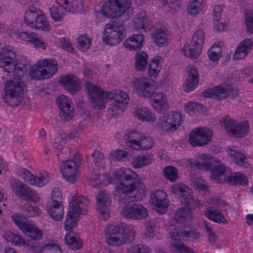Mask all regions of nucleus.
<instances>
[{"label": "nucleus", "instance_id": "60", "mask_svg": "<svg viewBox=\"0 0 253 253\" xmlns=\"http://www.w3.org/2000/svg\"><path fill=\"white\" fill-rule=\"evenodd\" d=\"M171 244L180 253H194L193 251L185 246L181 242L171 241Z\"/></svg>", "mask_w": 253, "mask_h": 253}, {"label": "nucleus", "instance_id": "54", "mask_svg": "<svg viewBox=\"0 0 253 253\" xmlns=\"http://www.w3.org/2000/svg\"><path fill=\"white\" fill-rule=\"evenodd\" d=\"M49 10L51 18L56 22L62 20L63 15L67 12V11H64L60 7L57 8L56 6H52Z\"/></svg>", "mask_w": 253, "mask_h": 253}, {"label": "nucleus", "instance_id": "49", "mask_svg": "<svg viewBox=\"0 0 253 253\" xmlns=\"http://www.w3.org/2000/svg\"><path fill=\"white\" fill-rule=\"evenodd\" d=\"M93 158V163L95 167L99 169L104 167L105 163V160L102 153L99 150H94L91 155Z\"/></svg>", "mask_w": 253, "mask_h": 253}, {"label": "nucleus", "instance_id": "55", "mask_svg": "<svg viewBox=\"0 0 253 253\" xmlns=\"http://www.w3.org/2000/svg\"><path fill=\"white\" fill-rule=\"evenodd\" d=\"M113 234H106V237L108 244L116 246H121V243L119 241V240H121V232L117 234L113 233Z\"/></svg>", "mask_w": 253, "mask_h": 253}, {"label": "nucleus", "instance_id": "32", "mask_svg": "<svg viewBox=\"0 0 253 253\" xmlns=\"http://www.w3.org/2000/svg\"><path fill=\"white\" fill-rule=\"evenodd\" d=\"M252 44V42L250 39H247L243 40L237 48L233 55L234 58L235 60H241L244 58L251 51Z\"/></svg>", "mask_w": 253, "mask_h": 253}, {"label": "nucleus", "instance_id": "33", "mask_svg": "<svg viewBox=\"0 0 253 253\" xmlns=\"http://www.w3.org/2000/svg\"><path fill=\"white\" fill-rule=\"evenodd\" d=\"M134 29L140 31H146L151 29L152 25L149 23L145 11H141L134 21Z\"/></svg>", "mask_w": 253, "mask_h": 253}, {"label": "nucleus", "instance_id": "25", "mask_svg": "<svg viewBox=\"0 0 253 253\" xmlns=\"http://www.w3.org/2000/svg\"><path fill=\"white\" fill-rule=\"evenodd\" d=\"M170 236L171 241L181 242L186 238L198 239L200 234L196 229H191L189 231L184 230L180 227H176L170 231Z\"/></svg>", "mask_w": 253, "mask_h": 253}, {"label": "nucleus", "instance_id": "38", "mask_svg": "<svg viewBox=\"0 0 253 253\" xmlns=\"http://www.w3.org/2000/svg\"><path fill=\"white\" fill-rule=\"evenodd\" d=\"M64 240L69 248L74 251L80 249L83 245V242L74 232L66 234Z\"/></svg>", "mask_w": 253, "mask_h": 253}, {"label": "nucleus", "instance_id": "7", "mask_svg": "<svg viewBox=\"0 0 253 253\" xmlns=\"http://www.w3.org/2000/svg\"><path fill=\"white\" fill-rule=\"evenodd\" d=\"M24 22L27 26L34 29L49 31L50 25L43 12L39 8L31 6L25 11Z\"/></svg>", "mask_w": 253, "mask_h": 253}, {"label": "nucleus", "instance_id": "52", "mask_svg": "<svg viewBox=\"0 0 253 253\" xmlns=\"http://www.w3.org/2000/svg\"><path fill=\"white\" fill-rule=\"evenodd\" d=\"M11 218L12 220L22 231L26 228V225L29 223L26 218L19 213L14 214L12 215Z\"/></svg>", "mask_w": 253, "mask_h": 253}, {"label": "nucleus", "instance_id": "31", "mask_svg": "<svg viewBox=\"0 0 253 253\" xmlns=\"http://www.w3.org/2000/svg\"><path fill=\"white\" fill-rule=\"evenodd\" d=\"M229 156L231 157L234 162L243 168H247L249 163L245 155L241 151L234 146L229 147L227 150Z\"/></svg>", "mask_w": 253, "mask_h": 253}, {"label": "nucleus", "instance_id": "18", "mask_svg": "<svg viewBox=\"0 0 253 253\" xmlns=\"http://www.w3.org/2000/svg\"><path fill=\"white\" fill-rule=\"evenodd\" d=\"M212 133L207 128H196L189 134V141L193 146H201L207 144L211 140Z\"/></svg>", "mask_w": 253, "mask_h": 253}, {"label": "nucleus", "instance_id": "63", "mask_svg": "<svg viewBox=\"0 0 253 253\" xmlns=\"http://www.w3.org/2000/svg\"><path fill=\"white\" fill-rule=\"evenodd\" d=\"M59 40V43L63 49L71 52L73 51L74 48L69 39L62 38Z\"/></svg>", "mask_w": 253, "mask_h": 253}, {"label": "nucleus", "instance_id": "12", "mask_svg": "<svg viewBox=\"0 0 253 253\" xmlns=\"http://www.w3.org/2000/svg\"><path fill=\"white\" fill-rule=\"evenodd\" d=\"M125 28L121 23L113 22L106 25L102 37L103 42L106 44L115 45L121 42L125 38Z\"/></svg>", "mask_w": 253, "mask_h": 253}, {"label": "nucleus", "instance_id": "3", "mask_svg": "<svg viewBox=\"0 0 253 253\" xmlns=\"http://www.w3.org/2000/svg\"><path fill=\"white\" fill-rule=\"evenodd\" d=\"M13 78V80L11 79L5 83L4 94L3 95L4 101L10 106L19 104L25 91V85L21 76H18L17 79L15 77Z\"/></svg>", "mask_w": 253, "mask_h": 253}, {"label": "nucleus", "instance_id": "35", "mask_svg": "<svg viewBox=\"0 0 253 253\" xmlns=\"http://www.w3.org/2000/svg\"><path fill=\"white\" fill-rule=\"evenodd\" d=\"M124 226L121 232V240H119L121 243V245L130 243L135 238V230L131 225L124 223Z\"/></svg>", "mask_w": 253, "mask_h": 253}, {"label": "nucleus", "instance_id": "50", "mask_svg": "<svg viewBox=\"0 0 253 253\" xmlns=\"http://www.w3.org/2000/svg\"><path fill=\"white\" fill-rule=\"evenodd\" d=\"M164 174L171 182H174L178 178V173L176 168L172 166H168L164 169Z\"/></svg>", "mask_w": 253, "mask_h": 253}, {"label": "nucleus", "instance_id": "30", "mask_svg": "<svg viewBox=\"0 0 253 253\" xmlns=\"http://www.w3.org/2000/svg\"><path fill=\"white\" fill-rule=\"evenodd\" d=\"M199 82V74L196 68H192L189 74L183 84V90L187 92H191L196 88Z\"/></svg>", "mask_w": 253, "mask_h": 253}, {"label": "nucleus", "instance_id": "48", "mask_svg": "<svg viewBox=\"0 0 253 253\" xmlns=\"http://www.w3.org/2000/svg\"><path fill=\"white\" fill-rule=\"evenodd\" d=\"M204 0H189L188 3V12L191 15H195L203 8Z\"/></svg>", "mask_w": 253, "mask_h": 253}, {"label": "nucleus", "instance_id": "8", "mask_svg": "<svg viewBox=\"0 0 253 253\" xmlns=\"http://www.w3.org/2000/svg\"><path fill=\"white\" fill-rule=\"evenodd\" d=\"M19 64L23 66L27 65L26 57L21 56L17 61L16 55L13 47L3 46L0 49V67L8 73H13L16 66Z\"/></svg>", "mask_w": 253, "mask_h": 253}, {"label": "nucleus", "instance_id": "53", "mask_svg": "<svg viewBox=\"0 0 253 253\" xmlns=\"http://www.w3.org/2000/svg\"><path fill=\"white\" fill-rule=\"evenodd\" d=\"M162 58L161 56L155 57L149 63V74L154 76L159 72V65Z\"/></svg>", "mask_w": 253, "mask_h": 253}, {"label": "nucleus", "instance_id": "47", "mask_svg": "<svg viewBox=\"0 0 253 253\" xmlns=\"http://www.w3.org/2000/svg\"><path fill=\"white\" fill-rule=\"evenodd\" d=\"M221 43L218 42V44L215 43L209 50L208 55L211 60L215 61L217 60L220 56L222 47Z\"/></svg>", "mask_w": 253, "mask_h": 253}, {"label": "nucleus", "instance_id": "22", "mask_svg": "<svg viewBox=\"0 0 253 253\" xmlns=\"http://www.w3.org/2000/svg\"><path fill=\"white\" fill-rule=\"evenodd\" d=\"M19 176L30 184L39 187L43 186L49 181V177L46 174H41L39 176H35L25 169H20Z\"/></svg>", "mask_w": 253, "mask_h": 253}, {"label": "nucleus", "instance_id": "39", "mask_svg": "<svg viewBox=\"0 0 253 253\" xmlns=\"http://www.w3.org/2000/svg\"><path fill=\"white\" fill-rule=\"evenodd\" d=\"M151 37L156 44L161 45L168 42V34L165 29H156L151 34Z\"/></svg>", "mask_w": 253, "mask_h": 253}, {"label": "nucleus", "instance_id": "20", "mask_svg": "<svg viewBox=\"0 0 253 253\" xmlns=\"http://www.w3.org/2000/svg\"><path fill=\"white\" fill-rule=\"evenodd\" d=\"M57 104L60 109L59 115L61 119L65 122H69L74 116V106L71 101L65 95L59 96L57 99Z\"/></svg>", "mask_w": 253, "mask_h": 253}, {"label": "nucleus", "instance_id": "45", "mask_svg": "<svg viewBox=\"0 0 253 253\" xmlns=\"http://www.w3.org/2000/svg\"><path fill=\"white\" fill-rule=\"evenodd\" d=\"M5 239L7 242H11L16 246H24L26 241L19 235L12 232H7L5 234Z\"/></svg>", "mask_w": 253, "mask_h": 253}, {"label": "nucleus", "instance_id": "57", "mask_svg": "<svg viewBox=\"0 0 253 253\" xmlns=\"http://www.w3.org/2000/svg\"><path fill=\"white\" fill-rule=\"evenodd\" d=\"M79 49L84 51L90 46V42L89 39L84 36H81L77 39Z\"/></svg>", "mask_w": 253, "mask_h": 253}, {"label": "nucleus", "instance_id": "24", "mask_svg": "<svg viewBox=\"0 0 253 253\" xmlns=\"http://www.w3.org/2000/svg\"><path fill=\"white\" fill-rule=\"evenodd\" d=\"M59 84L71 94L77 93L81 89L78 77L73 74H68L60 78Z\"/></svg>", "mask_w": 253, "mask_h": 253}, {"label": "nucleus", "instance_id": "59", "mask_svg": "<svg viewBox=\"0 0 253 253\" xmlns=\"http://www.w3.org/2000/svg\"><path fill=\"white\" fill-rule=\"evenodd\" d=\"M42 251L44 253H62L60 247L54 243L45 244L42 248Z\"/></svg>", "mask_w": 253, "mask_h": 253}, {"label": "nucleus", "instance_id": "34", "mask_svg": "<svg viewBox=\"0 0 253 253\" xmlns=\"http://www.w3.org/2000/svg\"><path fill=\"white\" fill-rule=\"evenodd\" d=\"M19 37L23 41L32 42L37 48H41L44 50L46 48L45 43L35 33H29L27 32H22L20 33Z\"/></svg>", "mask_w": 253, "mask_h": 253}, {"label": "nucleus", "instance_id": "17", "mask_svg": "<svg viewBox=\"0 0 253 253\" xmlns=\"http://www.w3.org/2000/svg\"><path fill=\"white\" fill-rule=\"evenodd\" d=\"M224 128L228 134L236 138H242L246 136L249 130L247 121L239 123L226 117L223 118Z\"/></svg>", "mask_w": 253, "mask_h": 253}, {"label": "nucleus", "instance_id": "21", "mask_svg": "<svg viewBox=\"0 0 253 253\" xmlns=\"http://www.w3.org/2000/svg\"><path fill=\"white\" fill-rule=\"evenodd\" d=\"M58 189L52 190V202L48 206V211L51 217L55 220H60L64 214V209L61 202Z\"/></svg>", "mask_w": 253, "mask_h": 253}, {"label": "nucleus", "instance_id": "13", "mask_svg": "<svg viewBox=\"0 0 253 253\" xmlns=\"http://www.w3.org/2000/svg\"><path fill=\"white\" fill-rule=\"evenodd\" d=\"M205 33L202 30H197L193 36L191 43L181 48L182 53L191 59L197 58L201 52L204 44Z\"/></svg>", "mask_w": 253, "mask_h": 253}, {"label": "nucleus", "instance_id": "64", "mask_svg": "<svg viewBox=\"0 0 253 253\" xmlns=\"http://www.w3.org/2000/svg\"><path fill=\"white\" fill-rule=\"evenodd\" d=\"M155 227L154 223L147 222L146 225V232L145 235L149 239H151L154 237V229Z\"/></svg>", "mask_w": 253, "mask_h": 253}, {"label": "nucleus", "instance_id": "14", "mask_svg": "<svg viewBox=\"0 0 253 253\" xmlns=\"http://www.w3.org/2000/svg\"><path fill=\"white\" fill-rule=\"evenodd\" d=\"M81 157L76 154L73 159L64 161L60 164V171L63 176L69 182L74 183L78 178V169L81 165Z\"/></svg>", "mask_w": 253, "mask_h": 253}, {"label": "nucleus", "instance_id": "4", "mask_svg": "<svg viewBox=\"0 0 253 253\" xmlns=\"http://www.w3.org/2000/svg\"><path fill=\"white\" fill-rule=\"evenodd\" d=\"M89 202L87 198L84 196L72 198V201L69 203L70 211L66 215L65 222L66 230L69 231L76 226L79 214H85Z\"/></svg>", "mask_w": 253, "mask_h": 253}, {"label": "nucleus", "instance_id": "23", "mask_svg": "<svg viewBox=\"0 0 253 253\" xmlns=\"http://www.w3.org/2000/svg\"><path fill=\"white\" fill-rule=\"evenodd\" d=\"M111 99H113L114 102L110 104L109 109L114 114L122 112L124 104H126L129 99L127 94L121 90H115Z\"/></svg>", "mask_w": 253, "mask_h": 253}, {"label": "nucleus", "instance_id": "16", "mask_svg": "<svg viewBox=\"0 0 253 253\" xmlns=\"http://www.w3.org/2000/svg\"><path fill=\"white\" fill-rule=\"evenodd\" d=\"M239 89L236 87L229 85H218L211 88L205 89L203 92L204 97L223 99L227 96L235 97L239 94Z\"/></svg>", "mask_w": 253, "mask_h": 253}, {"label": "nucleus", "instance_id": "37", "mask_svg": "<svg viewBox=\"0 0 253 253\" xmlns=\"http://www.w3.org/2000/svg\"><path fill=\"white\" fill-rule=\"evenodd\" d=\"M135 112V116L140 121L153 122L155 119L154 115L146 107H137Z\"/></svg>", "mask_w": 253, "mask_h": 253}, {"label": "nucleus", "instance_id": "11", "mask_svg": "<svg viewBox=\"0 0 253 253\" xmlns=\"http://www.w3.org/2000/svg\"><path fill=\"white\" fill-rule=\"evenodd\" d=\"M182 120V116L180 112L170 111L159 119L157 128L163 133L173 132L180 127Z\"/></svg>", "mask_w": 253, "mask_h": 253}, {"label": "nucleus", "instance_id": "56", "mask_svg": "<svg viewBox=\"0 0 253 253\" xmlns=\"http://www.w3.org/2000/svg\"><path fill=\"white\" fill-rule=\"evenodd\" d=\"M245 25L248 33H253V11L247 9L245 11Z\"/></svg>", "mask_w": 253, "mask_h": 253}, {"label": "nucleus", "instance_id": "61", "mask_svg": "<svg viewBox=\"0 0 253 253\" xmlns=\"http://www.w3.org/2000/svg\"><path fill=\"white\" fill-rule=\"evenodd\" d=\"M66 144L65 138L61 135L57 136L54 139L53 147L57 150L61 151Z\"/></svg>", "mask_w": 253, "mask_h": 253}, {"label": "nucleus", "instance_id": "28", "mask_svg": "<svg viewBox=\"0 0 253 253\" xmlns=\"http://www.w3.org/2000/svg\"><path fill=\"white\" fill-rule=\"evenodd\" d=\"M153 99L151 103L153 108L159 112H163L166 111L169 109V105L166 96L163 93L154 92L150 97Z\"/></svg>", "mask_w": 253, "mask_h": 253}, {"label": "nucleus", "instance_id": "46", "mask_svg": "<svg viewBox=\"0 0 253 253\" xmlns=\"http://www.w3.org/2000/svg\"><path fill=\"white\" fill-rule=\"evenodd\" d=\"M110 182V179L107 175H95L92 178L91 185L93 187L101 188L106 186Z\"/></svg>", "mask_w": 253, "mask_h": 253}, {"label": "nucleus", "instance_id": "41", "mask_svg": "<svg viewBox=\"0 0 253 253\" xmlns=\"http://www.w3.org/2000/svg\"><path fill=\"white\" fill-rule=\"evenodd\" d=\"M23 231L32 239L39 240L42 237V231L39 230L35 225L29 223Z\"/></svg>", "mask_w": 253, "mask_h": 253}, {"label": "nucleus", "instance_id": "40", "mask_svg": "<svg viewBox=\"0 0 253 253\" xmlns=\"http://www.w3.org/2000/svg\"><path fill=\"white\" fill-rule=\"evenodd\" d=\"M228 182L233 185L245 186L248 184L247 177L240 172H235L227 178Z\"/></svg>", "mask_w": 253, "mask_h": 253}, {"label": "nucleus", "instance_id": "6", "mask_svg": "<svg viewBox=\"0 0 253 253\" xmlns=\"http://www.w3.org/2000/svg\"><path fill=\"white\" fill-rule=\"evenodd\" d=\"M202 159L205 161L202 164L199 162L196 163L199 168L204 169L206 171L211 170V178L217 183L225 180L226 174L229 172L228 167L220 164L210 155L203 154Z\"/></svg>", "mask_w": 253, "mask_h": 253}, {"label": "nucleus", "instance_id": "26", "mask_svg": "<svg viewBox=\"0 0 253 253\" xmlns=\"http://www.w3.org/2000/svg\"><path fill=\"white\" fill-rule=\"evenodd\" d=\"M133 86L136 93L140 97H150L153 94L154 86L143 78L134 81Z\"/></svg>", "mask_w": 253, "mask_h": 253}, {"label": "nucleus", "instance_id": "44", "mask_svg": "<svg viewBox=\"0 0 253 253\" xmlns=\"http://www.w3.org/2000/svg\"><path fill=\"white\" fill-rule=\"evenodd\" d=\"M148 155H140L135 157L132 161V165L135 168H140L149 165L151 163Z\"/></svg>", "mask_w": 253, "mask_h": 253}, {"label": "nucleus", "instance_id": "10", "mask_svg": "<svg viewBox=\"0 0 253 253\" xmlns=\"http://www.w3.org/2000/svg\"><path fill=\"white\" fill-rule=\"evenodd\" d=\"M84 87L87 90L92 106L95 109H102L104 107L105 102L113 96V92L103 90L90 81L85 83Z\"/></svg>", "mask_w": 253, "mask_h": 253}, {"label": "nucleus", "instance_id": "51", "mask_svg": "<svg viewBox=\"0 0 253 253\" xmlns=\"http://www.w3.org/2000/svg\"><path fill=\"white\" fill-rule=\"evenodd\" d=\"M23 210L24 214L28 217L38 215L41 211L38 207L33 206L29 203L24 205Z\"/></svg>", "mask_w": 253, "mask_h": 253}, {"label": "nucleus", "instance_id": "2", "mask_svg": "<svg viewBox=\"0 0 253 253\" xmlns=\"http://www.w3.org/2000/svg\"><path fill=\"white\" fill-rule=\"evenodd\" d=\"M171 191L177 195L180 202L185 205L177 210L174 218L169 221V224L173 226L178 223H182L189 212V209L199 206V203L193 198V190L181 183L173 184L171 187Z\"/></svg>", "mask_w": 253, "mask_h": 253}, {"label": "nucleus", "instance_id": "15", "mask_svg": "<svg viewBox=\"0 0 253 253\" xmlns=\"http://www.w3.org/2000/svg\"><path fill=\"white\" fill-rule=\"evenodd\" d=\"M9 184L13 192L19 198L30 202L39 201L36 193L19 179L12 177L9 180Z\"/></svg>", "mask_w": 253, "mask_h": 253}, {"label": "nucleus", "instance_id": "1", "mask_svg": "<svg viewBox=\"0 0 253 253\" xmlns=\"http://www.w3.org/2000/svg\"><path fill=\"white\" fill-rule=\"evenodd\" d=\"M114 175L120 183L116 185L113 195L121 206H124L122 211L123 215L132 220L147 217V210L141 204L134 203L147 193L140 177L135 172L124 167L117 169Z\"/></svg>", "mask_w": 253, "mask_h": 253}, {"label": "nucleus", "instance_id": "29", "mask_svg": "<svg viewBox=\"0 0 253 253\" xmlns=\"http://www.w3.org/2000/svg\"><path fill=\"white\" fill-rule=\"evenodd\" d=\"M144 36L141 34H134L124 42V46L129 50L136 51L143 46Z\"/></svg>", "mask_w": 253, "mask_h": 253}, {"label": "nucleus", "instance_id": "9", "mask_svg": "<svg viewBox=\"0 0 253 253\" xmlns=\"http://www.w3.org/2000/svg\"><path fill=\"white\" fill-rule=\"evenodd\" d=\"M131 0H108L101 6L102 14L109 18L121 17L130 9Z\"/></svg>", "mask_w": 253, "mask_h": 253}, {"label": "nucleus", "instance_id": "43", "mask_svg": "<svg viewBox=\"0 0 253 253\" xmlns=\"http://www.w3.org/2000/svg\"><path fill=\"white\" fill-rule=\"evenodd\" d=\"M110 195L105 190H101L96 196L97 208H102L104 207H108L110 205Z\"/></svg>", "mask_w": 253, "mask_h": 253}, {"label": "nucleus", "instance_id": "19", "mask_svg": "<svg viewBox=\"0 0 253 253\" xmlns=\"http://www.w3.org/2000/svg\"><path fill=\"white\" fill-rule=\"evenodd\" d=\"M133 134H126L124 140L128 146L135 150H148L152 148L154 141L152 138L149 136H140L138 140L135 139Z\"/></svg>", "mask_w": 253, "mask_h": 253}, {"label": "nucleus", "instance_id": "5", "mask_svg": "<svg viewBox=\"0 0 253 253\" xmlns=\"http://www.w3.org/2000/svg\"><path fill=\"white\" fill-rule=\"evenodd\" d=\"M58 65L57 61L50 58L39 60L36 65L30 69L29 75L31 78L36 81L49 79L57 71Z\"/></svg>", "mask_w": 253, "mask_h": 253}, {"label": "nucleus", "instance_id": "42", "mask_svg": "<svg viewBox=\"0 0 253 253\" xmlns=\"http://www.w3.org/2000/svg\"><path fill=\"white\" fill-rule=\"evenodd\" d=\"M148 63V55L143 51H140L136 53L135 68L137 70H143Z\"/></svg>", "mask_w": 253, "mask_h": 253}, {"label": "nucleus", "instance_id": "62", "mask_svg": "<svg viewBox=\"0 0 253 253\" xmlns=\"http://www.w3.org/2000/svg\"><path fill=\"white\" fill-rule=\"evenodd\" d=\"M124 223H121L117 225H109L106 229V234L118 233L121 232L123 228Z\"/></svg>", "mask_w": 253, "mask_h": 253}, {"label": "nucleus", "instance_id": "58", "mask_svg": "<svg viewBox=\"0 0 253 253\" xmlns=\"http://www.w3.org/2000/svg\"><path fill=\"white\" fill-rule=\"evenodd\" d=\"M149 252L148 247L140 244L131 246L127 251V253H149Z\"/></svg>", "mask_w": 253, "mask_h": 253}, {"label": "nucleus", "instance_id": "27", "mask_svg": "<svg viewBox=\"0 0 253 253\" xmlns=\"http://www.w3.org/2000/svg\"><path fill=\"white\" fill-rule=\"evenodd\" d=\"M167 196V194L161 190H157L151 195V202L156 207L158 212L163 213L166 211L168 207Z\"/></svg>", "mask_w": 253, "mask_h": 253}, {"label": "nucleus", "instance_id": "36", "mask_svg": "<svg viewBox=\"0 0 253 253\" xmlns=\"http://www.w3.org/2000/svg\"><path fill=\"white\" fill-rule=\"evenodd\" d=\"M205 216L209 219L219 224H227V220L225 217L218 211L215 210L212 207H210L205 211Z\"/></svg>", "mask_w": 253, "mask_h": 253}]
</instances>
